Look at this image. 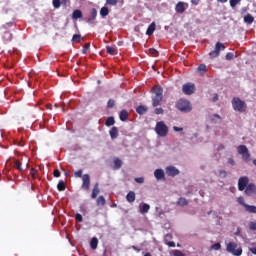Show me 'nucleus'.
Wrapping results in <instances>:
<instances>
[{
	"mask_svg": "<svg viewBox=\"0 0 256 256\" xmlns=\"http://www.w3.org/2000/svg\"><path fill=\"white\" fill-rule=\"evenodd\" d=\"M153 93L151 99H152V106L158 107L162 104L163 98H164V89L161 86H154L151 90Z\"/></svg>",
	"mask_w": 256,
	"mask_h": 256,
	"instance_id": "nucleus-1",
	"label": "nucleus"
},
{
	"mask_svg": "<svg viewBox=\"0 0 256 256\" xmlns=\"http://www.w3.org/2000/svg\"><path fill=\"white\" fill-rule=\"evenodd\" d=\"M176 108L184 113L191 112L193 110L192 104L186 99H180L176 102Z\"/></svg>",
	"mask_w": 256,
	"mask_h": 256,
	"instance_id": "nucleus-2",
	"label": "nucleus"
},
{
	"mask_svg": "<svg viewBox=\"0 0 256 256\" xmlns=\"http://www.w3.org/2000/svg\"><path fill=\"white\" fill-rule=\"evenodd\" d=\"M232 107L235 111L245 112L247 110V104L245 101L241 100L239 97H234L231 101Z\"/></svg>",
	"mask_w": 256,
	"mask_h": 256,
	"instance_id": "nucleus-3",
	"label": "nucleus"
},
{
	"mask_svg": "<svg viewBox=\"0 0 256 256\" xmlns=\"http://www.w3.org/2000/svg\"><path fill=\"white\" fill-rule=\"evenodd\" d=\"M226 251H227V253H231L234 256H241V255H243L242 247H238V244L236 242H229V243H227Z\"/></svg>",
	"mask_w": 256,
	"mask_h": 256,
	"instance_id": "nucleus-4",
	"label": "nucleus"
},
{
	"mask_svg": "<svg viewBox=\"0 0 256 256\" xmlns=\"http://www.w3.org/2000/svg\"><path fill=\"white\" fill-rule=\"evenodd\" d=\"M155 132L160 137H166L169 133V128L163 121H159V122L156 123Z\"/></svg>",
	"mask_w": 256,
	"mask_h": 256,
	"instance_id": "nucleus-5",
	"label": "nucleus"
},
{
	"mask_svg": "<svg viewBox=\"0 0 256 256\" xmlns=\"http://www.w3.org/2000/svg\"><path fill=\"white\" fill-rule=\"evenodd\" d=\"M237 152L242 156V160L245 162L251 161V153L249 152V149L245 145H240L237 147Z\"/></svg>",
	"mask_w": 256,
	"mask_h": 256,
	"instance_id": "nucleus-6",
	"label": "nucleus"
},
{
	"mask_svg": "<svg viewBox=\"0 0 256 256\" xmlns=\"http://www.w3.org/2000/svg\"><path fill=\"white\" fill-rule=\"evenodd\" d=\"M225 49H226V46L223 43L217 42L215 44V49L209 53L210 58L218 57L220 55V52Z\"/></svg>",
	"mask_w": 256,
	"mask_h": 256,
	"instance_id": "nucleus-7",
	"label": "nucleus"
},
{
	"mask_svg": "<svg viewBox=\"0 0 256 256\" xmlns=\"http://www.w3.org/2000/svg\"><path fill=\"white\" fill-rule=\"evenodd\" d=\"M196 91V86L194 83H185L182 86V92L186 95H192Z\"/></svg>",
	"mask_w": 256,
	"mask_h": 256,
	"instance_id": "nucleus-8",
	"label": "nucleus"
},
{
	"mask_svg": "<svg viewBox=\"0 0 256 256\" xmlns=\"http://www.w3.org/2000/svg\"><path fill=\"white\" fill-rule=\"evenodd\" d=\"M91 186V179L89 174H83L81 189L83 191H89Z\"/></svg>",
	"mask_w": 256,
	"mask_h": 256,
	"instance_id": "nucleus-9",
	"label": "nucleus"
},
{
	"mask_svg": "<svg viewBox=\"0 0 256 256\" xmlns=\"http://www.w3.org/2000/svg\"><path fill=\"white\" fill-rule=\"evenodd\" d=\"M247 197H256V185L254 183H249L244 191Z\"/></svg>",
	"mask_w": 256,
	"mask_h": 256,
	"instance_id": "nucleus-10",
	"label": "nucleus"
},
{
	"mask_svg": "<svg viewBox=\"0 0 256 256\" xmlns=\"http://www.w3.org/2000/svg\"><path fill=\"white\" fill-rule=\"evenodd\" d=\"M250 179L247 176L240 177L238 180L239 191H245L246 187L249 185Z\"/></svg>",
	"mask_w": 256,
	"mask_h": 256,
	"instance_id": "nucleus-11",
	"label": "nucleus"
},
{
	"mask_svg": "<svg viewBox=\"0 0 256 256\" xmlns=\"http://www.w3.org/2000/svg\"><path fill=\"white\" fill-rule=\"evenodd\" d=\"M97 15H98L97 9L95 8L91 9L89 16L86 18V22L89 24L93 23L94 20H96Z\"/></svg>",
	"mask_w": 256,
	"mask_h": 256,
	"instance_id": "nucleus-12",
	"label": "nucleus"
},
{
	"mask_svg": "<svg viewBox=\"0 0 256 256\" xmlns=\"http://www.w3.org/2000/svg\"><path fill=\"white\" fill-rule=\"evenodd\" d=\"M188 8V4L184 2H178L175 6L176 13H184Z\"/></svg>",
	"mask_w": 256,
	"mask_h": 256,
	"instance_id": "nucleus-13",
	"label": "nucleus"
},
{
	"mask_svg": "<svg viewBox=\"0 0 256 256\" xmlns=\"http://www.w3.org/2000/svg\"><path fill=\"white\" fill-rule=\"evenodd\" d=\"M179 173H180V171L174 166H168L166 168V174L168 176L174 177V176L178 175Z\"/></svg>",
	"mask_w": 256,
	"mask_h": 256,
	"instance_id": "nucleus-14",
	"label": "nucleus"
},
{
	"mask_svg": "<svg viewBox=\"0 0 256 256\" xmlns=\"http://www.w3.org/2000/svg\"><path fill=\"white\" fill-rule=\"evenodd\" d=\"M150 209H151V207L147 203H142V204L139 205V212L142 215H145V213H149Z\"/></svg>",
	"mask_w": 256,
	"mask_h": 256,
	"instance_id": "nucleus-15",
	"label": "nucleus"
},
{
	"mask_svg": "<svg viewBox=\"0 0 256 256\" xmlns=\"http://www.w3.org/2000/svg\"><path fill=\"white\" fill-rule=\"evenodd\" d=\"M99 193H100L99 183H95L92 189L91 199H97Z\"/></svg>",
	"mask_w": 256,
	"mask_h": 256,
	"instance_id": "nucleus-16",
	"label": "nucleus"
},
{
	"mask_svg": "<svg viewBox=\"0 0 256 256\" xmlns=\"http://www.w3.org/2000/svg\"><path fill=\"white\" fill-rule=\"evenodd\" d=\"M126 201L128 203H134L136 201V193L134 191H129L126 195Z\"/></svg>",
	"mask_w": 256,
	"mask_h": 256,
	"instance_id": "nucleus-17",
	"label": "nucleus"
},
{
	"mask_svg": "<svg viewBox=\"0 0 256 256\" xmlns=\"http://www.w3.org/2000/svg\"><path fill=\"white\" fill-rule=\"evenodd\" d=\"M154 176L157 180H161L165 178V172L162 169H156L154 171Z\"/></svg>",
	"mask_w": 256,
	"mask_h": 256,
	"instance_id": "nucleus-18",
	"label": "nucleus"
},
{
	"mask_svg": "<svg viewBox=\"0 0 256 256\" xmlns=\"http://www.w3.org/2000/svg\"><path fill=\"white\" fill-rule=\"evenodd\" d=\"M110 138L112 140L116 139L119 136V130L117 127H112L109 131Z\"/></svg>",
	"mask_w": 256,
	"mask_h": 256,
	"instance_id": "nucleus-19",
	"label": "nucleus"
},
{
	"mask_svg": "<svg viewBox=\"0 0 256 256\" xmlns=\"http://www.w3.org/2000/svg\"><path fill=\"white\" fill-rule=\"evenodd\" d=\"M155 30H156V23H155V22H152V23L148 26V28H147V30H146V35H148V36L153 35L154 32H155Z\"/></svg>",
	"mask_w": 256,
	"mask_h": 256,
	"instance_id": "nucleus-20",
	"label": "nucleus"
},
{
	"mask_svg": "<svg viewBox=\"0 0 256 256\" xmlns=\"http://www.w3.org/2000/svg\"><path fill=\"white\" fill-rule=\"evenodd\" d=\"M96 205L97 207H104L106 205V199L104 196H98L96 199Z\"/></svg>",
	"mask_w": 256,
	"mask_h": 256,
	"instance_id": "nucleus-21",
	"label": "nucleus"
},
{
	"mask_svg": "<svg viewBox=\"0 0 256 256\" xmlns=\"http://www.w3.org/2000/svg\"><path fill=\"white\" fill-rule=\"evenodd\" d=\"M148 110H149V108H148L147 106H143V105H139V106L136 108V112H137V114H139V115L145 114Z\"/></svg>",
	"mask_w": 256,
	"mask_h": 256,
	"instance_id": "nucleus-22",
	"label": "nucleus"
},
{
	"mask_svg": "<svg viewBox=\"0 0 256 256\" xmlns=\"http://www.w3.org/2000/svg\"><path fill=\"white\" fill-rule=\"evenodd\" d=\"M82 17H83V12L81 10H74L71 16V18L75 20L81 19Z\"/></svg>",
	"mask_w": 256,
	"mask_h": 256,
	"instance_id": "nucleus-23",
	"label": "nucleus"
},
{
	"mask_svg": "<svg viewBox=\"0 0 256 256\" xmlns=\"http://www.w3.org/2000/svg\"><path fill=\"white\" fill-rule=\"evenodd\" d=\"M129 118V113L126 110H122L119 114V119L123 122L127 121Z\"/></svg>",
	"mask_w": 256,
	"mask_h": 256,
	"instance_id": "nucleus-24",
	"label": "nucleus"
},
{
	"mask_svg": "<svg viewBox=\"0 0 256 256\" xmlns=\"http://www.w3.org/2000/svg\"><path fill=\"white\" fill-rule=\"evenodd\" d=\"M113 162L115 170H119L123 166V162L119 158H115Z\"/></svg>",
	"mask_w": 256,
	"mask_h": 256,
	"instance_id": "nucleus-25",
	"label": "nucleus"
},
{
	"mask_svg": "<svg viewBox=\"0 0 256 256\" xmlns=\"http://www.w3.org/2000/svg\"><path fill=\"white\" fill-rule=\"evenodd\" d=\"M98 243H99L98 238L93 237V238L90 240V248H91V249H97Z\"/></svg>",
	"mask_w": 256,
	"mask_h": 256,
	"instance_id": "nucleus-26",
	"label": "nucleus"
},
{
	"mask_svg": "<svg viewBox=\"0 0 256 256\" xmlns=\"http://www.w3.org/2000/svg\"><path fill=\"white\" fill-rule=\"evenodd\" d=\"M177 205L180 207H186V205H189V202L186 198H178Z\"/></svg>",
	"mask_w": 256,
	"mask_h": 256,
	"instance_id": "nucleus-27",
	"label": "nucleus"
},
{
	"mask_svg": "<svg viewBox=\"0 0 256 256\" xmlns=\"http://www.w3.org/2000/svg\"><path fill=\"white\" fill-rule=\"evenodd\" d=\"M255 21V18L251 14H247L244 16V22L247 24H253Z\"/></svg>",
	"mask_w": 256,
	"mask_h": 256,
	"instance_id": "nucleus-28",
	"label": "nucleus"
},
{
	"mask_svg": "<svg viewBox=\"0 0 256 256\" xmlns=\"http://www.w3.org/2000/svg\"><path fill=\"white\" fill-rule=\"evenodd\" d=\"M2 39L5 42H9V41L12 40V34L10 32H8V31H5L3 36H2Z\"/></svg>",
	"mask_w": 256,
	"mask_h": 256,
	"instance_id": "nucleus-29",
	"label": "nucleus"
},
{
	"mask_svg": "<svg viewBox=\"0 0 256 256\" xmlns=\"http://www.w3.org/2000/svg\"><path fill=\"white\" fill-rule=\"evenodd\" d=\"M197 70L200 73V75H205L207 71V66L205 64H201L198 66Z\"/></svg>",
	"mask_w": 256,
	"mask_h": 256,
	"instance_id": "nucleus-30",
	"label": "nucleus"
},
{
	"mask_svg": "<svg viewBox=\"0 0 256 256\" xmlns=\"http://www.w3.org/2000/svg\"><path fill=\"white\" fill-rule=\"evenodd\" d=\"M82 40V36L80 34H74L72 36L71 42L72 43H80Z\"/></svg>",
	"mask_w": 256,
	"mask_h": 256,
	"instance_id": "nucleus-31",
	"label": "nucleus"
},
{
	"mask_svg": "<svg viewBox=\"0 0 256 256\" xmlns=\"http://www.w3.org/2000/svg\"><path fill=\"white\" fill-rule=\"evenodd\" d=\"M245 211H247V213H256V206L247 204L245 205Z\"/></svg>",
	"mask_w": 256,
	"mask_h": 256,
	"instance_id": "nucleus-32",
	"label": "nucleus"
},
{
	"mask_svg": "<svg viewBox=\"0 0 256 256\" xmlns=\"http://www.w3.org/2000/svg\"><path fill=\"white\" fill-rule=\"evenodd\" d=\"M57 189L58 191H65L66 189V184L63 180H60L57 184Z\"/></svg>",
	"mask_w": 256,
	"mask_h": 256,
	"instance_id": "nucleus-33",
	"label": "nucleus"
},
{
	"mask_svg": "<svg viewBox=\"0 0 256 256\" xmlns=\"http://www.w3.org/2000/svg\"><path fill=\"white\" fill-rule=\"evenodd\" d=\"M106 52L109 55H115L117 53V49L111 46H106Z\"/></svg>",
	"mask_w": 256,
	"mask_h": 256,
	"instance_id": "nucleus-34",
	"label": "nucleus"
},
{
	"mask_svg": "<svg viewBox=\"0 0 256 256\" xmlns=\"http://www.w3.org/2000/svg\"><path fill=\"white\" fill-rule=\"evenodd\" d=\"M115 124V118L114 117H108L105 121L106 126H113Z\"/></svg>",
	"mask_w": 256,
	"mask_h": 256,
	"instance_id": "nucleus-35",
	"label": "nucleus"
},
{
	"mask_svg": "<svg viewBox=\"0 0 256 256\" xmlns=\"http://www.w3.org/2000/svg\"><path fill=\"white\" fill-rule=\"evenodd\" d=\"M100 15L104 18L109 15V9L107 7H102L100 9Z\"/></svg>",
	"mask_w": 256,
	"mask_h": 256,
	"instance_id": "nucleus-36",
	"label": "nucleus"
},
{
	"mask_svg": "<svg viewBox=\"0 0 256 256\" xmlns=\"http://www.w3.org/2000/svg\"><path fill=\"white\" fill-rule=\"evenodd\" d=\"M14 167L19 170L20 172L23 171L22 164L19 160H14Z\"/></svg>",
	"mask_w": 256,
	"mask_h": 256,
	"instance_id": "nucleus-37",
	"label": "nucleus"
},
{
	"mask_svg": "<svg viewBox=\"0 0 256 256\" xmlns=\"http://www.w3.org/2000/svg\"><path fill=\"white\" fill-rule=\"evenodd\" d=\"M237 201H238L239 205H242L244 208L246 207V205H248V204H246L245 199L242 196L238 197Z\"/></svg>",
	"mask_w": 256,
	"mask_h": 256,
	"instance_id": "nucleus-38",
	"label": "nucleus"
},
{
	"mask_svg": "<svg viewBox=\"0 0 256 256\" xmlns=\"http://www.w3.org/2000/svg\"><path fill=\"white\" fill-rule=\"evenodd\" d=\"M52 5L54 8L58 9L61 7V1L60 0H52Z\"/></svg>",
	"mask_w": 256,
	"mask_h": 256,
	"instance_id": "nucleus-39",
	"label": "nucleus"
},
{
	"mask_svg": "<svg viewBox=\"0 0 256 256\" xmlns=\"http://www.w3.org/2000/svg\"><path fill=\"white\" fill-rule=\"evenodd\" d=\"M149 54H151L154 57H157L159 55V52L155 48H150Z\"/></svg>",
	"mask_w": 256,
	"mask_h": 256,
	"instance_id": "nucleus-40",
	"label": "nucleus"
},
{
	"mask_svg": "<svg viewBox=\"0 0 256 256\" xmlns=\"http://www.w3.org/2000/svg\"><path fill=\"white\" fill-rule=\"evenodd\" d=\"M221 248H222V246L219 242L215 243L211 246V249H213L214 251H219V249H221Z\"/></svg>",
	"mask_w": 256,
	"mask_h": 256,
	"instance_id": "nucleus-41",
	"label": "nucleus"
},
{
	"mask_svg": "<svg viewBox=\"0 0 256 256\" xmlns=\"http://www.w3.org/2000/svg\"><path fill=\"white\" fill-rule=\"evenodd\" d=\"M37 173H38V171H37L36 169L31 168V170H30V175H31V177H32L33 179H36V178H37Z\"/></svg>",
	"mask_w": 256,
	"mask_h": 256,
	"instance_id": "nucleus-42",
	"label": "nucleus"
},
{
	"mask_svg": "<svg viewBox=\"0 0 256 256\" xmlns=\"http://www.w3.org/2000/svg\"><path fill=\"white\" fill-rule=\"evenodd\" d=\"M90 48V43H85L82 49V54H86Z\"/></svg>",
	"mask_w": 256,
	"mask_h": 256,
	"instance_id": "nucleus-43",
	"label": "nucleus"
},
{
	"mask_svg": "<svg viewBox=\"0 0 256 256\" xmlns=\"http://www.w3.org/2000/svg\"><path fill=\"white\" fill-rule=\"evenodd\" d=\"M74 177L83 178V170L79 169L78 171L74 172Z\"/></svg>",
	"mask_w": 256,
	"mask_h": 256,
	"instance_id": "nucleus-44",
	"label": "nucleus"
},
{
	"mask_svg": "<svg viewBox=\"0 0 256 256\" xmlns=\"http://www.w3.org/2000/svg\"><path fill=\"white\" fill-rule=\"evenodd\" d=\"M242 0H230V6L232 8L236 7Z\"/></svg>",
	"mask_w": 256,
	"mask_h": 256,
	"instance_id": "nucleus-45",
	"label": "nucleus"
},
{
	"mask_svg": "<svg viewBox=\"0 0 256 256\" xmlns=\"http://www.w3.org/2000/svg\"><path fill=\"white\" fill-rule=\"evenodd\" d=\"M173 256H185L181 250H173Z\"/></svg>",
	"mask_w": 256,
	"mask_h": 256,
	"instance_id": "nucleus-46",
	"label": "nucleus"
},
{
	"mask_svg": "<svg viewBox=\"0 0 256 256\" xmlns=\"http://www.w3.org/2000/svg\"><path fill=\"white\" fill-rule=\"evenodd\" d=\"M164 109L163 108H155L154 109V113L156 114V115H160V114H164Z\"/></svg>",
	"mask_w": 256,
	"mask_h": 256,
	"instance_id": "nucleus-47",
	"label": "nucleus"
},
{
	"mask_svg": "<svg viewBox=\"0 0 256 256\" xmlns=\"http://www.w3.org/2000/svg\"><path fill=\"white\" fill-rule=\"evenodd\" d=\"M227 175H228V172L226 170H219V176L221 178H225L227 177Z\"/></svg>",
	"mask_w": 256,
	"mask_h": 256,
	"instance_id": "nucleus-48",
	"label": "nucleus"
},
{
	"mask_svg": "<svg viewBox=\"0 0 256 256\" xmlns=\"http://www.w3.org/2000/svg\"><path fill=\"white\" fill-rule=\"evenodd\" d=\"M234 57H235L234 53L229 52V53L226 54L225 59L226 60H232V59H234Z\"/></svg>",
	"mask_w": 256,
	"mask_h": 256,
	"instance_id": "nucleus-49",
	"label": "nucleus"
},
{
	"mask_svg": "<svg viewBox=\"0 0 256 256\" xmlns=\"http://www.w3.org/2000/svg\"><path fill=\"white\" fill-rule=\"evenodd\" d=\"M115 106V101L113 99H109L107 102L108 108H113Z\"/></svg>",
	"mask_w": 256,
	"mask_h": 256,
	"instance_id": "nucleus-50",
	"label": "nucleus"
},
{
	"mask_svg": "<svg viewBox=\"0 0 256 256\" xmlns=\"http://www.w3.org/2000/svg\"><path fill=\"white\" fill-rule=\"evenodd\" d=\"M106 4L116 6L118 4V0H106Z\"/></svg>",
	"mask_w": 256,
	"mask_h": 256,
	"instance_id": "nucleus-51",
	"label": "nucleus"
},
{
	"mask_svg": "<svg viewBox=\"0 0 256 256\" xmlns=\"http://www.w3.org/2000/svg\"><path fill=\"white\" fill-rule=\"evenodd\" d=\"M75 220L78 221V223H82L83 221V216L79 213L75 214Z\"/></svg>",
	"mask_w": 256,
	"mask_h": 256,
	"instance_id": "nucleus-52",
	"label": "nucleus"
},
{
	"mask_svg": "<svg viewBox=\"0 0 256 256\" xmlns=\"http://www.w3.org/2000/svg\"><path fill=\"white\" fill-rule=\"evenodd\" d=\"M249 229L251 231H256V222H250L249 223Z\"/></svg>",
	"mask_w": 256,
	"mask_h": 256,
	"instance_id": "nucleus-53",
	"label": "nucleus"
},
{
	"mask_svg": "<svg viewBox=\"0 0 256 256\" xmlns=\"http://www.w3.org/2000/svg\"><path fill=\"white\" fill-rule=\"evenodd\" d=\"M144 181H145L144 177H137V178H135V182H137L139 184L144 183Z\"/></svg>",
	"mask_w": 256,
	"mask_h": 256,
	"instance_id": "nucleus-54",
	"label": "nucleus"
},
{
	"mask_svg": "<svg viewBox=\"0 0 256 256\" xmlns=\"http://www.w3.org/2000/svg\"><path fill=\"white\" fill-rule=\"evenodd\" d=\"M53 176H54V177H60V176H61V172L59 171V169H55V170L53 171Z\"/></svg>",
	"mask_w": 256,
	"mask_h": 256,
	"instance_id": "nucleus-55",
	"label": "nucleus"
},
{
	"mask_svg": "<svg viewBox=\"0 0 256 256\" xmlns=\"http://www.w3.org/2000/svg\"><path fill=\"white\" fill-rule=\"evenodd\" d=\"M131 249H133V251H136V253H140L141 252V248H138L135 245L131 246Z\"/></svg>",
	"mask_w": 256,
	"mask_h": 256,
	"instance_id": "nucleus-56",
	"label": "nucleus"
},
{
	"mask_svg": "<svg viewBox=\"0 0 256 256\" xmlns=\"http://www.w3.org/2000/svg\"><path fill=\"white\" fill-rule=\"evenodd\" d=\"M166 245H168V247H176V243L173 241L167 242Z\"/></svg>",
	"mask_w": 256,
	"mask_h": 256,
	"instance_id": "nucleus-57",
	"label": "nucleus"
},
{
	"mask_svg": "<svg viewBox=\"0 0 256 256\" xmlns=\"http://www.w3.org/2000/svg\"><path fill=\"white\" fill-rule=\"evenodd\" d=\"M200 2H201V0H191V4L195 5V6L199 5Z\"/></svg>",
	"mask_w": 256,
	"mask_h": 256,
	"instance_id": "nucleus-58",
	"label": "nucleus"
},
{
	"mask_svg": "<svg viewBox=\"0 0 256 256\" xmlns=\"http://www.w3.org/2000/svg\"><path fill=\"white\" fill-rule=\"evenodd\" d=\"M227 162H228V164H230L232 166L235 165V160L233 158H229Z\"/></svg>",
	"mask_w": 256,
	"mask_h": 256,
	"instance_id": "nucleus-59",
	"label": "nucleus"
},
{
	"mask_svg": "<svg viewBox=\"0 0 256 256\" xmlns=\"http://www.w3.org/2000/svg\"><path fill=\"white\" fill-rule=\"evenodd\" d=\"M173 130L176 131V132H180V131H183V128L174 126V127H173Z\"/></svg>",
	"mask_w": 256,
	"mask_h": 256,
	"instance_id": "nucleus-60",
	"label": "nucleus"
},
{
	"mask_svg": "<svg viewBox=\"0 0 256 256\" xmlns=\"http://www.w3.org/2000/svg\"><path fill=\"white\" fill-rule=\"evenodd\" d=\"M219 100V95L215 94V96L212 98V101L216 102Z\"/></svg>",
	"mask_w": 256,
	"mask_h": 256,
	"instance_id": "nucleus-61",
	"label": "nucleus"
},
{
	"mask_svg": "<svg viewBox=\"0 0 256 256\" xmlns=\"http://www.w3.org/2000/svg\"><path fill=\"white\" fill-rule=\"evenodd\" d=\"M223 149H225V146L223 144H220L217 148V151H221Z\"/></svg>",
	"mask_w": 256,
	"mask_h": 256,
	"instance_id": "nucleus-62",
	"label": "nucleus"
},
{
	"mask_svg": "<svg viewBox=\"0 0 256 256\" xmlns=\"http://www.w3.org/2000/svg\"><path fill=\"white\" fill-rule=\"evenodd\" d=\"M13 25H14L13 23H7L3 27L4 28H9V27H12Z\"/></svg>",
	"mask_w": 256,
	"mask_h": 256,
	"instance_id": "nucleus-63",
	"label": "nucleus"
},
{
	"mask_svg": "<svg viewBox=\"0 0 256 256\" xmlns=\"http://www.w3.org/2000/svg\"><path fill=\"white\" fill-rule=\"evenodd\" d=\"M250 251L253 253V255H256V247L250 248Z\"/></svg>",
	"mask_w": 256,
	"mask_h": 256,
	"instance_id": "nucleus-64",
	"label": "nucleus"
}]
</instances>
